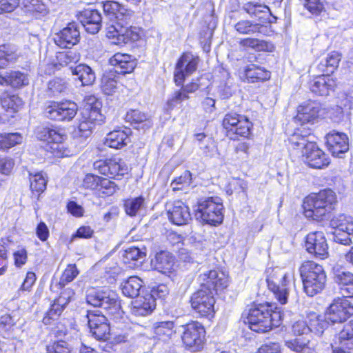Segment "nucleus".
<instances>
[{
    "label": "nucleus",
    "mask_w": 353,
    "mask_h": 353,
    "mask_svg": "<svg viewBox=\"0 0 353 353\" xmlns=\"http://www.w3.org/2000/svg\"><path fill=\"white\" fill-rule=\"evenodd\" d=\"M199 62V56L190 51H184L178 57L173 72V83L179 88L174 90L167 100L168 110L182 108L183 102L189 101L191 95L201 88L202 75L194 77L185 83L186 79L197 71Z\"/></svg>",
    "instance_id": "f257e3e1"
},
{
    "label": "nucleus",
    "mask_w": 353,
    "mask_h": 353,
    "mask_svg": "<svg viewBox=\"0 0 353 353\" xmlns=\"http://www.w3.org/2000/svg\"><path fill=\"white\" fill-rule=\"evenodd\" d=\"M283 313L271 302L252 303L242 314L243 323L254 332L263 334L279 327Z\"/></svg>",
    "instance_id": "f03ea898"
},
{
    "label": "nucleus",
    "mask_w": 353,
    "mask_h": 353,
    "mask_svg": "<svg viewBox=\"0 0 353 353\" xmlns=\"http://www.w3.org/2000/svg\"><path fill=\"white\" fill-rule=\"evenodd\" d=\"M338 203L337 194L333 189H321L304 196L301 213L309 221L321 223L327 220L336 210Z\"/></svg>",
    "instance_id": "7ed1b4c3"
},
{
    "label": "nucleus",
    "mask_w": 353,
    "mask_h": 353,
    "mask_svg": "<svg viewBox=\"0 0 353 353\" xmlns=\"http://www.w3.org/2000/svg\"><path fill=\"white\" fill-rule=\"evenodd\" d=\"M303 290L309 296L321 293L325 288L327 274L323 266L312 259L303 261L299 268Z\"/></svg>",
    "instance_id": "20e7f679"
},
{
    "label": "nucleus",
    "mask_w": 353,
    "mask_h": 353,
    "mask_svg": "<svg viewBox=\"0 0 353 353\" xmlns=\"http://www.w3.org/2000/svg\"><path fill=\"white\" fill-rule=\"evenodd\" d=\"M221 126L225 137L231 141H239L252 137L254 124L247 115L229 112L223 116Z\"/></svg>",
    "instance_id": "39448f33"
},
{
    "label": "nucleus",
    "mask_w": 353,
    "mask_h": 353,
    "mask_svg": "<svg viewBox=\"0 0 353 353\" xmlns=\"http://www.w3.org/2000/svg\"><path fill=\"white\" fill-rule=\"evenodd\" d=\"M39 140L46 143L47 151L56 158H63L70 154L67 144V134L54 125L41 127L37 132Z\"/></svg>",
    "instance_id": "423d86ee"
},
{
    "label": "nucleus",
    "mask_w": 353,
    "mask_h": 353,
    "mask_svg": "<svg viewBox=\"0 0 353 353\" xmlns=\"http://www.w3.org/2000/svg\"><path fill=\"white\" fill-rule=\"evenodd\" d=\"M224 210L223 199L218 196H210L198 200L195 215L203 224L217 226L223 221Z\"/></svg>",
    "instance_id": "0eeeda50"
},
{
    "label": "nucleus",
    "mask_w": 353,
    "mask_h": 353,
    "mask_svg": "<svg viewBox=\"0 0 353 353\" xmlns=\"http://www.w3.org/2000/svg\"><path fill=\"white\" fill-rule=\"evenodd\" d=\"M181 343L186 350L191 352L201 351L206 342V330L198 321H190L181 325Z\"/></svg>",
    "instance_id": "6e6552de"
},
{
    "label": "nucleus",
    "mask_w": 353,
    "mask_h": 353,
    "mask_svg": "<svg viewBox=\"0 0 353 353\" xmlns=\"http://www.w3.org/2000/svg\"><path fill=\"white\" fill-rule=\"evenodd\" d=\"M141 29L134 26H125L119 23L108 24L105 30V38L112 45L120 48L133 43L141 39Z\"/></svg>",
    "instance_id": "1a4fd4ad"
},
{
    "label": "nucleus",
    "mask_w": 353,
    "mask_h": 353,
    "mask_svg": "<svg viewBox=\"0 0 353 353\" xmlns=\"http://www.w3.org/2000/svg\"><path fill=\"white\" fill-rule=\"evenodd\" d=\"M93 168L99 174L117 181L121 180L129 171L128 164L119 154L96 160Z\"/></svg>",
    "instance_id": "9d476101"
},
{
    "label": "nucleus",
    "mask_w": 353,
    "mask_h": 353,
    "mask_svg": "<svg viewBox=\"0 0 353 353\" xmlns=\"http://www.w3.org/2000/svg\"><path fill=\"white\" fill-rule=\"evenodd\" d=\"M290 274L277 268L267 270L266 283L268 290L281 305L288 303L290 293Z\"/></svg>",
    "instance_id": "9b49d317"
},
{
    "label": "nucleus",
    "mask_w": 353,
    "mask_h": 353,
    "mask_svg": "<svg viewBox=\"0 0 353 353\" xmlns=\"http://www.w3.org/2000/svg\"><path fill=\"white\" fill-rule=\"evenodd\" d=\"M189 303L200 318L211 320L214 317L216 294L213 292L198 288L190 295Z\"/></svg>",
    "instance_id": "f8f14e48"
},
{
    "label": "nucleus",
    "mask_w": 353,
    "mask_h": 353,
    "mask_svg": "<svg viewBox=\"0 0 353 353\" xmlns=\"http://www.w3.org/2000/svg\"><path fill=\"white\" fill-rule=\"evenodd\" d=\"M77 104L68 99L49 101L43 109V112L48 119L59 122L71 121L77 115Z\"/></svg>",
    "instance_id": "ddd939ff"
},
{
    "label": "nucleus",
    "mask_w": 353,
    "mask_h": 353,
    "mask_svg": "<svg viewBox=\"0 0 353 353\" xmlns=\"http://www.w3.org/2000/svg\"><path fill=\"white\" fill-rule=\"evenodd\" d=\"M81 186L102 196H111L118 189L117 184L111 179L93 173H88L84 176Z\"/></svg>",
    "instance_id": "4468645a"
},
{
    "label": "nucleus",
    "mask_w": 353,
    "mask_h": 353,
    "mask_svg": "<svg viewBox=\"0 0 353 353\" xmlns=\"http://www.w3.org/2000/svg\"><path fill=\"white\" fill-rule=\"evenodd\" d=\"M305 251L316 259L325 260L330 257L329 245L323 231H312L304 239Z\"/></svg>",
    "instance_id": "2eb2a0df"
},
{
    "label": "nucleus",
    "mask_w": 353,
    "mask_h": 353,
    "mask_svg": "<svg viewBox=\"0 0 353 353\" xmlns=\"http://www.w3.org/2000/svg\"><path fill=\"white\" fill-rule=\"evenodd\" d=\"M199 288L210 291L217 295L218 292L223 291L228 287L229 276L221 271L210 270L199 276Z\"/></svg>",
    "instance_id": "dca6fc26"
},
{
    "label": "nucleus",
    "mask_w": 353,
    "mask_h": 353,
    "mask_svg": "<svg viewBox=\"0 0 353 353\" xmlns=\"http://www.w3.org/2000/svg\"><path fill=\"white\" fill-rule=\"evenodd\" d=\"M90 333L98 341H108L111 335L110 324L107 317L88 310L86 314Z\"/></svg>",
    "instance_id": "f3484780"
},
{
    "label": "nucleus",
    "mask_w": 353,
    "mask_h": 353,
    "mask_svg": "<svg viewBox=\"0 0 353 353\" xmlns=\"http://www.w3.org/2000/svg\"><path fill=\"white\" fill-rule=\"evenodd\" d=\"M325 316L331 323H343L353 316V305L346 297H337L327 308Z\"/></svg>",
    "instance_id": "a211bd4d"
},
{
    "label": "nucleus",
    "mask_w": 353,
    "mask_h": 353,
    "mask_svg": "<svg viewBox=\"0 0 353 353\" xmlns=\"http://www.w3.org/2000/svg\"><path fill=\"white\" fill-rule=\"evenodd\" d=\"M307 148L302 157L308 167L318 170L328 167L330 164V157L315 141L310 142Z\"/></svg>",
    "instance_id": "6ab92c4d"
},
{
    "label": "nucleus",
    "mask_w": 353,
    "mask_h": 353,
    "mask_svg": "<svg viewBox=\"0 0 353 353\" xmlns=\"http://www.w3.org/2000/svg\"><path fill=\"white\" fill-rule=\"evenodd\" d=\"M102 102L95 96H86L83 100L81 115L98 126L101 125L105 122V117L102 113Z\"/></svg>",
    "instance_id": "aec40b11"
},
{
    "label": "nucleus",
    "mask_w": 353,
    "mask_h": 353,
    "mask_svg": "<svg viewBox=\"0 0 353 353\" xmlns=\"http://www.w3.org/2000/svg\"><path fill=\"white\" fill-rule=\"evenodd\" d=\"M167 216L170 222L176 225H187L192 219L189 206L180 199L167 204Z\"/></svg>",
    "instance_id": "412c9836"
},
{
    "label": "nucleus",
    "mask_w": 353,
    "mask_h": 353,
    "mask_svg": "<svg viewBox=\"0 0 353 353\" xmlns=\"http://www.w3.org/2000/svg\"><path fill=\"white\" fill-rule=\"evenodd\" d=\"M325 139L326 148L333 157H339L349 150V138L344 132L331 130L325 134Z\"/></svg>",
    "instance_id": "4be33fe9"
},
{
    "label": "nucleus",
    "mask_w": 353,
    "mask_h": 353,
    "mask_svg": "<svg viewBox=\"0 0 353 353\" xmlns=\"http://www.w3.org/2000/svg\"><path fill=\"white\" fill-rule=\"evenodd\" d=\"M322 105L314 100H307L297 106L294 119L301 123H308L316 121L322 111Z\"/></svg>",
    "instance_id": "5701e85b"
},
{
    "label": "nucleus",
    "mask_w": 353,
    "mask_h": 353,
    "mask_svg": "<svg viewBox=\"0 0 353 353\" xmlns=\"http://www.w3.org/2000/svg\"><path fill=\"white\" fill-rule=\"evenodd\" d=\"M0 104L4 112L0 113V123L9 121L22 108L23 101L17 94L5 91L0 96Z\"/></svg>",
    "instance_id": "b1692460"
},
{
    "label": "nucleus",
    "mask_w": 353,
    "mask_h": 353,
    "mask_svg": "<svg viewBox=\"0 0 353 353\" xmlns=\"http://www.w3.org/2000/svg\"><path fill=\"white\" fill-rule=\"evenodd\" d=\"M80 32L77 24L68 23L60 30L54 38V43L61 48H71L80 41Z\"/></svg>",
    "instance_id": "393cba45"
},
{
    "label": "nucleus",
    "mask_w": 353,
    "mask_h": 353,
    "mask_svg": "<svg viewBox=\"0 0 353 353\" xmlns=\"http://www.w3.org/2000/svg\"><path fill=\"white\" fill-rule=\"evenodd\" d=\"M332 279L343 297L353 298V273L341 267L332 269Z\"/></svg>",
    "instance_id": "a878e982"
},
{
    "label": "nucleus",
    "mask_w": 353,
    "mask_h": 353,
    "mask_svg": "<svg viewBox=\"0 0 353 353\" xmlns=\"http://www.w3.org/2000/svg\"><path fill=\"white\" fill-rule=\"evenodd\" d=\"M241 74L242 81L248 83H264L269 81L272 76L271 71L254 63L243 67Z\"/></svg>",
    "instance_id": "bb28decb"
},
{
    "label": "nucleus",
    "mask_w": 353,
    "mask_h": 353,
    "mask_svg": "<svg viewBox=\"0 0 353 353\" xmlns=\"http://www.w3.org/2000/svg\"><path fill=\"white\" fill-rule=\"evenodd\" d=\"M336 86V79L325 73L314 76L309 82L312 92L319 96H327Z\"/></svg>",
    "instance_id": "cd10ccee"
},
{
    "label": "nucleus",
    "mask_w": 353,
    "mask_h": 353,
    "mask_svg": "<svg viewBox=\"0 0 353 353\" xmlns=\"http://www.w3.org/2000/svg\"><path fill=\"white\" fill-rule=\"evenodd\" d=\"M156 305L155 298L150 293L146 292L131 301L130 312L137 316H145L152 314Z\"/></svg>",
    "instance_id": "c85d7f7f"
},
{
    "label": "nucleus",
    "mask_w": 353,
    "mask_h": 353,
    "mask_svg": "<svg viewBox=\"0 0 353 353\" xmlns=\"http://www.w3.org/2000/svg\"><path fill=\"white\" fill-rule=\"evenodd\" d=\"M109 63L114 67L118 75H125L134 71L137 66V60L130 54L118 52L109 59Z\"/></svg>",
    "instance_id": "c756f323"
},
{
    "label": "nucleus",
    "mask_w": 353,
    "mask_h": 353,
    "mask_svg": "<svg viewBox=\"0 0 353 353\" xmlns=\"http://www.w3.org/2000/svg\"><path fill=\"white\" fill-rule=\"evenodd\" d=\"M124 120L134 129L143 131L150 129L153 125L151 116L138 108L128 110Z\"/></svg>",
    "instance_id": "7c9ffc66"
},
{
    "label": "nucleus",
    "mask_w": 353,
    "mask_h": 353,
    "mask_svg": "<svg viewBox=\"0 0 353 353\" xmlns=\"http://www.w3.org/2000/svg\"><path fill=\"white\" fill-rule=\"evenodd\" d=\"M78 19L88 33L96 34L101 28L102 17L97 10L85 9L79 12Z\"/></svg>",
    "instance_id": "2f4dec72"
},
{
    "label": "nucleus",
    "mask_w": 353,
    "mask_h": 353,
    "mask_svg": "<svg viewBox=\"0 0 353 353\" xmlns=\"http://www.w3.org/2000/svg\"><path fill=\"white\" fill-rule=\"evenodd\" d=\"M104 14L110 20H124L131 15V10L126 6L117 1L107 0L102 3Z\"/></svg>",
    "instance_id": "473e14b6"
},
{
    "label": "nucleus",
    "mask_w": 353,
    "mask_h": 353,
    "mask_svg": "<svg viewBox=\"0 0 353 353\" xmlns=\"http://www.w3.org/2000/svg\"><path fill=\"white\" fill-rule=\"evenodd\" d=\"M64 310L62 306L52 301L42 319L43 325L54 331L56 336H61L66 334L65 330H54L55 328H58L59 321Z\"/></svg>",
    "instance_id": "72a5a7b5"
},
{
    "label": "nucleus",
    "mask_w": 353,
    "mask_h": 353,
    "mask_svg": "<svg viewBox=\"0 0 353 353\" xmlns=\"http://www.w3.org/2000/svg\"><path fill=\"white\" fill-rule=\"evenodd\" d=\"M152 334L156 341L163 343L170 341L176 334L175 322L164 321L154 323L152 326Z\"/></svg>",
    "instance_id": "f704fd0d"
},
{
    "label": "nucleus",
    "mask_w": 353,
    "mask_h": 353,
    "mask_svg": "<svg viewBox=\"0 0 353 353\" xmlns=\"http://www.w3.org/2000/svg\"><path fill=\"white\" fill-rule=\"evenodd\" d=\"M239 46L242 50H254L259 52H273L274 46L272 43L254 37H246L239 41Z\"/></svg>",
    "instance_id": "c9c22d12"
},
{
    "label": "nucleus",
    "mask_w": 353,
    "mask_h": 353,
    "mask_svg": "<svg viewBox=\"0 0 353 353\" xmlns=\"http://www.w3.org/2000/svg\"><path fill=\"white\" fill-rule=\"evenodd\" d=\"M342 59V54L336 50L329 52L326 57L320 61L317 70L321 73L332 76L338 69Z\"/></svg>",
    "instance_id": "e433bc0d"
},
{
    "label": "nucleus",
    "mask_w": 353,
    "mask_h": 353,
    "mask_svg": "<svg viewBox=\"0 0 353 353\" xmlns=\"http://www.w3.org/2000/svg\"><path fill=\"white\" fill-rule=\"evenodd\" d=\"M130 134L122 129L114 130L107 134L104 144L110 148L120 150L127 145Z\"/></svg>",
    "instance_id": "4c0bfd02"
},
{
    "label": "nucleus",
    "mask_w": 353,
    "mask_h": 353,
    "mask_svg": "<svg viewBox=\"0 0 353 353\" xmlns=\"http://www.w3.org/2000/svg\"><path fill=\"white\" fill-rule=\"evenodd\" d=\"M101 308H103L105 311L106 314L112 319L121 318L124 313L121 300L114 292H109Z\"/></svg>",
    "instance_id": "58836bf2"
},
{
    "label": "nucleus",
    "mask_w": 353,
    "mask_h": 353,
    "mask_svg": "<svg viewBox=\"0 0 353 353\" xmlns=\"http://www.w3.org/2000/svg\"><path fill=\"white\" fill-rule=\"evenodd\" d=\"M310 130L303 134L300 129H296L288 138V148L290 150L294 151L296 153L303 152L305 151L311 141H308L307 137L311 134Z\"/></svg>",
    "instance_id": "ea45409f"
},
{
    "label": "nucleus",
    "mask_w": 353,
    "mask_h": 353,
    "mask_svg": "<svg viewBox=\"0 0 353 353\" xmlns=\"http://www.w3.org/2000/svg\"><path fill=\"white\" fill-rule=\"evenodd\" d=\"M174 257L165 251H160L155 255V268L163 274H168L174 272Z\"/></svg>",
    "instance_id": "a19ab883"
},
{
    "label": "nucleus",
    "mask_w": 353,
    "mask_h": 353,
    "mask_svg": "<svg viewBox=\"0 0 353 353\" xmlns=\"http://www.w3.org/2000/svg\"><path fill=\"white\" fill-rule=\"evenodd\" d=\"M30 189L32 196L39 200L41 194L45 192L47 185V179L42 172L29 174Z\"/></svg>",
    "instance_id": "79ce46f5"
},
{
    "label": "nucleus",
    "mask_w": 353,
    "mask_h": 353,
    "mask_svg": "<svg viewBox=\"0 0 353 353\" xmlns=\"http://www.w3.org/2000/svg\"><path fill=\"white\" fill-rule=\"evenodd\" d=\"M119 76L117 71L105 72L101 79V90L106 95H112L118 88Z\"/></svg>",
    "instance_id": "37998d69"
},
{
    "label": "nucleus",
    "mask_w": 353,
    "mask_h": 353,
    "mask_svg": "<svg viewBox=\"0 0 353 353\" xmlns=\"http://www.w3.org/2000/svg\"><path fill=\"white\" fill-rule=\"evenodd\" d=\"M143 281L137 276H129L122 284L121 291L124 296L129 298H136L143 287Z\"/></svg>",
    "instance_id": "c03bdc74"
},
{
    "label": "nucleus",
    "mask_w": 353,
    "mask_h": 353,
    "mask_svg": "<svg viewBox=\"0 0 353 353\" xmlns=\"http://www.w3.org/2000/svg\"><path fill=\"white\" fill-rule=\"evenodd\" d=\"M98 125L80 114L73 132L77 138L85 139L90 137Z\"/></svg>",
    "instance_id": "a18cd8bd"
},
{
    "label": "nucleus",
    "mask_w": 353,
    "mask_h": 353,
    "mask_svg": "<svg viewBox=\"0 0 353 353\" xmlns=\"http://www.w3.org/2000/svg\"><path fill=\"white\" fill-rule=\"evenodd\" d=\"M330 225L334 231L353 233V219L345 214L333 216L330 221Z\"/></svg>",
    "instance_id": "49530a36"
},
{
    "label": "nucleus",
    "mask_w": 353,
    "mask_h": 353,
    "mask_svg": "<svg viewBox=\"0 0 353 353\" xmlns=\"http://www.w3.org/2000/svg\"><path fill=\"white\" fill-rule=\"evenodd\" d=\"M24 8L25 12L34 19H41L48 13L47 6L41 0H28Z\"/></svg>",
    "instance_id": "de8ad7c7"
},
{
    "label": "nucleus",
    "mask_w": 353,
    "mask_h": 353,
    "mask_svg": "<svg viewBox=\"0 0 353 353\" xmlns=\"http://www.w3.org/2000/svg\"><path fill=\"white\" fill-rule=\"evenodd\" d=\"M72 74L78 77L82 86L91 85L96 79L95 74L92 68L85 64L77 65L72 70Z\"/></svg>",
    "instance_id": "09e8293b"
},
{
    "label": "nucleus",
    "mask_w": 353,
    "mask_h": 353,
    "mask_svg": "<svg viewBox=\"0 0 353 353\" xmlns=\"http://www.w3.org/2000/svg\"><path fill=\"white\" fill-rule=\"evenodd\" d=\"M338 342L347 350H353V319L345 323L338 334Z\"/></svg>",
    "instance_id": "8fccbe9b"
},
{
    "label": "nucleus",
    "mask_w": 353,
    "mask_h": 353,
    "mask_svg": "<svg viewBox=\"0 0 353 353\" xmlns=\"http://www.w3.org/2000/svg\"><path fill=\"white\" fill-rule=\"evenodd\" d=\"M23 141L22 135L19 132L0 133V150L7 151Z\"/></svg>",
    "instance_id": "3c124183"
},
{
    "label": "nucleus",
    "mask_w": 353,
    "mask_h": 353,
    "mask_svg": "<svg viewBox=\"0 0 353 353\" xmlns=\"http://www.w3.org/2000/svg\"><path fill=\"white\" fill-rule=\"evenodd\" d=\"M80 271L75 263H69L63 270L57 283L59 289L65 288L73 281L79 274Z\"/></svg>",
    "instance_id": "603ef678"
},
{
    "label": "nucleus",
    "mask_w": 353,
    "mask_h": 353,
    "mask_svg": "<svg viewBox=\"0 0 353 353\" xmlns=\"http://www.w3.org/2000/svg\"><path fill=\"white\" fill-rule=\"evenodd\" d=\"M330 321L321 315H316L315 313L311 315L309 319L310 331L313 332L318 335H321L328 327Z\"/></svg>",
    "instance_id": "864d4df0"
},
{
    "label": "nucleus",
    "mask_w": 353,
    "mask_h": 353,
    "mask_svg": "<svg viewBox=\"0 0 353 353\" xmlns=\"http://www.w3.org/2000/svg\"><path fill=\"white\" fill-rule=\"evenodd\" d=\"M145 252H141L137 247H130L125 250L123 254V261L129 267L136 265V262L143 260L145 257Z\"/></svg>",
    "instance_id": "5fc2aeb1"
},
{
    "label": "nucleus",
    "mask_w": 353,
    "mask_h": 353,
    "mask_svg": "<svg viewBox=\"0 0 353 353\" xmlns=\"http://www.w3.org/2000/svg\"><path fill=\"white\" fill-rule=\"evenodd\" d=\"M310 340L306 337L295 338L285 341V345L292 351L303 353L310 350Z\"/></svg>",
    "instance_id": "6e6d98bb"
},
{
    "label": "nucleus",
    "mask_w": 353,
    "mask_h": 353,
    "mask_svg": "<svg viewBox=\"0 0 353 353\" xmlns=\"http://www.w3.org/2000/svg\"><path fill=\"white\" fill-rule=\"evenodd\" d=\"M8 86L19 88L28 84L27 75L19 70H10L7 72Z\"/></svg>",
    "instance_id": "4d7b16f0"
},
{
    "label": "nucleus",
    "mask_w": 353,
    "mask_h": 353,
    "mask_svg": "<svg viewBox=\"0 0 353 353\" xmlns=\"http://www.w3.org/2000/svg\"><path fill=\"white\" fill-rule=\"evenodd\" d=\"M192 180V174L190 170L184 171L180 176L171 181V187L174 192L183 190L189 187Z\"/></svg>",
    "instance_id": "13d9d810"
},
{
    "label": "nucleus",
    "mask_w": 353,
    "mask_h": 353,
    "mask_svg": "<svg viewBox=\"0 0 353 353\" xmlns=\"http://www.w3.org/2000/svg\"><path fill=\"white\" fill-rule=\"evenodd\" d=\"M17 59L15 51L9 44H0V70Z\"/></svg>",
    "instance_id": "bf43d9fd"
},
{
    "label": "nucleus",
    "mask_w": 353,
    "mask_h": 353,
    "mask_svg": "<svg viewBox=\"0 0 353 353\" xmlns=\"http://www.w3.org/2000/svg\"><path fill=\"white\" fill-rule=\"evenodd\" d=\"M128 330V328H121L114 331L107 341L108 343L105 345V347L112 349L115 345L128 342L129 341Z\"/></svg>",
    "instance_id": "052dcab7"
},
{
    "label": "nucleus",
    "mask_w": 353,
    "mask_h": 353,
    "mask_svg": "<svg viewBox=\"0 0 353 353\" xmlns=\"http://www.w3.org/2000/svg\"><path fill=\"white\" fill-rule=\"evenodd\" d=\"M144 203V198L139 196L133 199H128L123 203L124 210L127 214L134 216Z\"/></svg>",
    "instance_id": "680f3d73"
},
{
    "label": "nucleus",
    "mask_w": 353,
    "mask_h": 353,
    "mask_svg": "<svg viewBox=\"0 0 353 353\" xmlns=\"http://www.w3.org/2000/svg\"><path fill=\"white\" fill-rule=\"evenodd\" d=\"M108 294L102 290L93 289L86 295V301L94 307H101Z\"/></svg>",
    "instance_id": "e2e57ef3"
},
{
    "label": "nucleus",
    "mask_w": 353,
    "mask_h": 353,
    "mask_svg": "<svg viewBox=\"0 0 353 353\" xmlns=\"http://www.w3.org/2000/svg\"><path fill=\"white\" fill-rule=\"evenodd\" d=\"M46 353H72V350L67 341L61 339L48 345Z\"/></svg>",
    "instance_id": "0e129e2a"
},
{
    "label": "nucleus",
    "mask_w": 353,
    "mask_h": 353,
    "mask_svg": "<svg viewBox=\"0 0 353 353\" xmlns=\"http://www.w3.org/2000/svg\"><path fill=\"white\" fill-rule=\"evenodd\" d=\"M235 30L243 34H248L250 33L260 32L259 24H253L249 21L243 20L237 22L234 26Z\"/></svg>",
    "instance_id": "69168bd1"
},
{
    "label": "nucleus",
    "mask_w": 353,
    "mask_h": 353,
    "mask_svg": "<svg viewBox=\"0 0 353 353\" xmlns=\"http://www.w3.org/2000/svg\"><path fill=\"white\" fill-rule=\"evenodd\" d=\"M61 290L59 295L52 301L58 303L65 309L67 305L72 301L75 293L71 288H63Z\"/></svg>",
    "instance_id": "338daca9"
},
{
    "label": "nucleus",
    "mask_w": 353,
    "mask_h": 353,
    "mask_svg": "<svg viewBox=\"0 0 353 353\" xmlns=\"http://www.w3.org/2000/svg\"><path fill=\"white\" fill-rule=\"evenodd\" d=\"M202 154L205 157H212L218 151L216 142L212 137H209L206 141V144L201 147Z\"/></svg>",
    "instance_id": "774afa93"
}]
</instances>
